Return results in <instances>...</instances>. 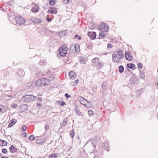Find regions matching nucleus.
<instances>
[{
	"instance_id": "obj_40",
	"label": "nucleus",
	"mask_w": 158,
	"mask_h": 158,
	"mask_svg": "<svg viewBox=\"0 0 158 158\" xmlns=\"http://www.w3.org/2000/svg\"><path fill=\"white\" fill-rule=\"evenodd\" d=\"M27 129V127L26 125L22 126L20 129L22 131H25Z\"/></svg>"
},
{
	"instance_id": "obj_32",
	"label": "nucleus",
	"mask_w": 158,
	"mask_h": 158,
	"mask_svg": "<svg viewBox=\"0 0 158 158\" xmlns=\"http://www.w3.org/2000/svg\"><path fill=\"white\" fill-rule=\"evenodd\" d=\"M119 72V73H122L124 70V67L123 65H120L118 67Z\"/></svg>"
},
{
	"instance_id": "obj_34",
	"label": "nucleus",
	"mask_w": 158,
	"mask_h": 158,
	"mask_svg": "<svg viewBox=\"0 0 158 158\" xmlns=\"http://www.w3.org/2000/svg\"><path fill=\"white\" fill-rule=\"evenodd\" d=\"M79 62L81 64H85V61H84V59L83 57H80L79 58Z\"/></svg>"
},
{
	"instance_id": "obj_61",
	"label": "nucleus",
	"mask_w": 158,
	"mask_h": 158,
	"mask_svg": "<svg viewBox=\"0 0 158 158\" xmlns=\"http://www.w3.org/2000/svg\"><path fill=\"white\" fill-rule=\"evenodd\" d=\"M78 35H76L75 36H74V39H75L76 38H77V37H78Z\"/></svg>"
},
{
	"instance_id": "obj_55",
	"label": "nucleus",
	"mask_w": 158,
	"mask_h": 158,
	"mask_svg": "<svg viewBox=\"0 0 158 158\" xmlns=\"http://www.w3.org/2000/svg\"><path fill=\"white\" fill-rule=\"evenodd\" d=\"M79 80L78 79H77V80H76L74 81V83L75 84L77 85V84L78 82H79Z\"/></svg>"
},
{
	"instance_id": "obj_53",
	"label": "nucleus",
	"mask_w": 158,
	"mask_h": 158,
	"mask_svg": "<svg viewBox=\"0 0 158 158\" xmlns=\"http://www.w3.org/2000/svg\"><path fill=\"white\" fill-rule=\"evenodd\" d=\"M45 129L46 130H48L49 128V126L48 125H46L45 127Z\"/></svg>"
},
{
	"instance_id": "obj_50",
	"label": "nucleus",
	"mask_w": 158,
	"mask_h": 158,
	"mask_svg": "<svg viewBox=\"0 0 158 158\" xmlns=\"http://www.w3.org/2000/svg\"><path fill=\"white\" fill-rule=\"evenodd\" d=\"M22 135H23V136L24 137H27V134L26 133L24 132L23 133Z\"/></svg>"
},
{
	"instance_id": "obj_59",
	"label": "nucleus",
	"mask_w": 158,
	"mask_h": 158,
	"mask_svg": "<svg viewBox=\"0 0 158 158\" xmlns=\"http://www.w3.org/2000/svg\"><path fill=\"white\" fill-rule=\"evenodd\" d=\"M84 99H85L83 97H81L80 98V102H81V101H82L83 100H84Z\"/></svg>"
},
{
	"instance_id": "obj_39",
	"label": "nucleus",
	"mask_w": 158,
	"mask_h": 158,
	"mask_svg": "<svg viewBox=\"0 0 158 158\" xmlns=\"http://www.w3.org/2000/svg\"><path fill=\"white\" fill-rule=\"evenodd\" d=\"M55 0H50L49 3L52 5H53L55 4Z\"/></svg>"
},
{
	"instance_id": "obj_48",
	"label": "nucleus",
	"mask_w": 158,
	"mask_h": 158,
	"mask_svg": "<svg viewBox=\"0 0 158 158\" xmlns=\"http://www.w3.org/2000/svg\"><path fill=\"white\" fill-rule=\"evenodd\" d=\"M18 106V105L17 104H13L11 105V107L14 108H16Z\"/></svg>"
},
{
	"instance_id": "obj_8",
	"label": "nucleus",
	"mask_w": 158,
	"mask_h": 158,
	"mask_svg": "<svg viewBox=\"0 0 158 158\" xmlns=\"http://www.w3.org/2000/svg\"><path fill=\"white\" fill-rule=\"evenodd\" d=\"M125 57L127 60L129 61H132L133 58V56L131 55V54L127 52H125Z\"/></svg>"
},
{
	"instance_id": "obj_17",
	"label": "nucleus",
	"mask_w": 158,
	"mask_h": 158,
	"mask_svg": "<svg viewBox=\"0 0 158 158\" xmlns=\"http://www.w3.org/2000/svg\"><path fill=\"white\" fill-rule=\"evenodd\" d=\"M102 146L107 151H109V144L107 142H104L102 144Z\"/></svg>"
},
{
	"instance_id": "obj_33",
	"label": "nucleus",
	"mask_w": 158,
	"mask_h": 158,
	"mask_svg": "<svg viewBox=\"0 0 158 158\" xmlns=\"http://www.w3.org/2000/svg\"><path fill=\"white\" fill-rule=\"evenodd\" d=\"M69 133L70 136L73 138L75 135V132L74 130H71L70 131Z\"/></svg>"
},
{
	"instance_id": "obj_10",
	"label": "nucleus",
	"mask_w": 158,
	"mask_h": 158,
	"mask_svg": "<svg viewBox=\"0 0 158 158\" xmlns=\"http://www.w3.org/2000/svg\"><path fill=\"white\" fill-rule=\"evenodd\" d=\"M48 13L52 14H56L57 13V11L56 8L51 7L48 11Z\"/></svg>"
},
{
	"instance_id": "obj_42",
	"label": "nucleus",
	"mask_w": 158,
	"mask_h": 158,
	"mask_svg": "<svg viewBox=\"0 0 158 158\" xmlns=\"http://www.w3.org/2000/svg\"><path fill=\"white\" fill-rule=\"evenodd\" d=\"M99 35L103 37H105L106 36V35L104 33L102 32H101L99 33Z\"/></svg>"
},
{
	"instance_id": "obj_6",
	"label": "nucleus",
	"mask_w": 158,
	"mask_h": 158,
	"mask_svg": "<svg viewBox=\"0 0 158 158\" xmlns=\"http://www.w3.org/2000/svg\"><path fill=\"white\" fill-rule=\"evenodd\" d=\"M49 31H50L48 28L43 27L40 31H39V33L42 36H44L47 35Z\"/></svg>"
},
{
	"instance_id": "obj_52",
	"label": "nucleus",
	"mask_w": 158,
	"mask_h": 158,
	"mask_svg": "<svg viewBox=\"0 0 158 158\" xmlns=\"http://www.w3.org/2000/svg\"><path fill=\"white\" fill-rule=\"evenodd\" d=\"M70 84L73 86H74L76 85V84H75L74 81L73 82H71L70 83Z\"/></svg>"
},
{
	"instance_id": "obj_28",
	"label": "nucleus",
	"mask_w": 158,
	"mask_h": 158,
	"mask_svg": "<svg viewBox=\"0 0 158 158\" xmlns=\"http://www.w3.org/2000/svg\"><path fill=\"white\" fill-rule=\"evenodd\" d=\"M7 144V142L4 140L0 139V146L3 147L4 146H6Z\"/></svg>"
},
{
	"instance_id": "obj_47",
	"label": "nucleus",
	"mask_w": 158,
	"mask_h": 158,
	"mask_svg": "<svg viewBox=\"0 0 158 158\" xmlns=\"http://www.w3.org/2000/svg\"><path fill=\"white\" fill-rule=\"evenodd\" d=\"M66 104L64 101H62L61 102L60 106H63L64 105H66Z\"/></svg>"
},
{
	"instance_id": "obj_1",
	"label": "nucleus",
	"mask_w": 158,
	"mask_h": 158,
	"mask_svg": "<svg viewBox=\"0 0 158 158\" xmlns=\"http://www.w3.org/2000/svg\"><path fill=\"white\" fill-rule=\"evenodd\" d=\"M124 54L122 50H119L115 52L112 54V58L113 61L116 63L119 62L121 60L123 59Z\"/></svg>"
},
{
	"instance_id": "obj_31",
	"label": "nucleus",
	"mask_w": 158,
	"mask_h": 158,
	"mask_svg": "<svg viewBox=\"0 0 158 158\" xmlns=\"http://www.w3.org/2000/svg\"><path fill=\"white\" fill-rule=\"evenodd\" d=\"M135 67V65L133 63L128 64H127V67L130 69H133Z\"/></svg>"
},
{
	"instance_id": "obj_26",
	"label": "nucleus",
	"mask_w": 158,
	"mask_h": 158,
	"mask_svg": "<svg viewBox=\"0 0 158 158\" xmlns=\"http://www.w3.org/2000/svg\"><path fill=\"white\" fill-rule=\"evenodd\" d=\"M6 110V109L4 106L0 105V112L1 113H4Z\"/></svg>"
},
{
	"instance_id": "obj_25",
	"label": "nucleus",
	"mask_w": 158,
	"mask_h": 158,
	"mask_svg": "<svg viewBox=\"0 0 158 158\" xmlns=\"http://www.w3.org/2000/svg\"><path fill=\"white\" fill-rule=\"evenodd\" d=\"M99 61H100L99 58L98 57H95L92 60V62L94 64V65H95Z\"/></svg>"
},
{
	"instance_id": "obj_18",
	"label": "nucleus",
	"mask_w": 158,
	"mask_h": 158,
	"mask_svg": "<svg viewBox=\"0 0 158 158\" xmlns=\"http://www.w3.org/2000/svg\"><path fill=\"white\" fill-rule=\"evenodd\" d=\"M25 73L23 70L22 69H19L17 70V74L20 76H23L24 75Z\"/></svg>"
},
{
	"instance_id": "obj_35",
	"label": "nucleus",
	"mask_w": 158,
	"mask_h": 158,
	"mask_svg": "<svg viewBox=\"0 0 158 158\" xmlns=\"http://www.w3.org/2000/svg\"><path fill=\"white\" fill-rule=\"evenodd\" d=\"M107 83L106 82H103L102 84V88L103 89H105L106 87Z\"/></svg>"
},
{
	"instance_id": "obj_27",
	"label": "nucleus",
	"mask_w": 158,
	"mask_h": 158,
	"mask_svg": "<svg viewBox=\"0 0 158 158\" xmlns=\"http://www.w3.org/2000/svg\"><path fill=\"white\" fill-rule=\"evenodd\" d=\"M68 118L66 117L64 119L63 123L62 125L63 127H65L66 126L68 122Z\"/></svg>"
},
{
	"instance_id": "obj_11",
	"label": "nucleus",
	"mask_w": 158,
	"mask_h": 158,
	"mask_svg": "<svg viewBox=\"0 0 158 158\" xmlns=\"http://www.w3.org/2000/svg\"><path fill=\"white\" fill-rule=\"evenodd\" d=\"M31 20L32 22L36 24L40 23L42 22L41 19L39 18L32 17L31 18Z\"/></svg>"
},
{
	"instance_id": "obj_13",
	"label": "nucleus",
	"mask_w": 158,
	"mask_h": 158,
	"mask_svg": "<svg viewBox=\"0 0 158 158\" xmlns=\"http://www.w3.org/2000/svg\"><path fill=\"white\" fill-rule=\"evenodd\" d=\"M101 30H102L103 29H108L109 27L107 26V25L105 24V23L103 22L101 23L99 25V27H98Z\"/></svg>"
},
{
	"instance_id": "obj_36",
	"label": "nucleus",
	"mask_w": 158,
	"mask_h": 158,
	"mask_svg": "<svg viewBox=\"0 0 158 158\" xmlns=\"http://www.w3.org/2000/svg\"><path fill=\"white\" fill-rule=\"evenodd\" d=\"M35 138V136L33 135H31L29 137V139L31 141L34 140Z\"/></svg>"
},
{
	"instance_id": "obj_3",
	"label": "nucleus",
	"mask_w": 158,
	"mask_h": 158,
	"mask_svg": "<svg viewBox=\"0 0 158 158\" xmlns=\"http://www.w3.org/2000/svg\"><path fill=\"white\" fill-rule=\"evenodd\" d=\"M35 85L38 86L47 85H49V81L47 78H42L36 81Z\"/></svg>"
},
{
	"instance_id": "obj_44",
	"label": "nucleus",
	"mask_w": 158,
	"mask_h": 158,
	"mask_svg": "<svg viewBox=\"0 0 158 158\" xmlns=\"http://www.w3.org/2000/svg\"><path fill=\"white\" fill-rule=\"evenodd\" d=\"M2 152L4 154L6 153L7 152V150L5 148H3L2 149Z\"/></svg>"
},
{
	"instance_id": "obj_57",
	"label": "nucleus",
	"mask_w": 158,
	"mask_h": 158,
	"mask_svg": "<svg viewBox=\"0 0 158 158\" xmlns=\"http://www.w3.org/2000/svg\"><path fill=\"white\" fill-rule=\"evenodd\" d=\"M46 20L48 22H50L51 21V19L50 18L47 17L46 18Z\"/></svg>"
},
{
	"instance_id": "obj_4",
	"label": "nucleus",
	"mask_w": 158,
	"mask_h": 158,
	"mask_svg": "<svg viewBox=\"0 0 158 158\" xmlns=\"http://www.w3.org/2000/svg\"><path fill=\"white\" fill-rule=\"evenodd\" d=\"M101 138L100 135H97L95 136L92 140H90V141L91 142V143L93 145L94 148H96V146L97 143L99 142L101 140Z\"/></svg>"
},
{
	"instance_id": "obj_20",
	"label": "nucleus",
	"mask_w": 158,
	"mask_h": 158,
	"mask_svg": "<svg viewBox=\"0 0 158 158\" xmlns=\"http://www.w3.org/2000/svg\"><path fill=\"white\" fill-rule=\"evenodd\" d=\"M39 6L38 5H35L31 9V10L34 13L37 12L39 11Z\"/></svg>"
},
{
	"instance_id": "obj_22",
	"label": "nucleus",
	"mask_w": 158,
	"mask_h": 158,
	"mask_svg": "<svg viewBox=\"0 0 158 158\" xmlns=\"http://www.w3.org/2000/svg\"><path fill=\"white\" fill-rule=\"evenodd\" d=\"M20 108L22 111H26L28 110V106L26 104L21 105Z\"/></svg>"
},
{
	"instance_id": "obj_60",
	"label": "nucleus",
	"mask_w": 158,
	"mask_h": 158,
	"mask_svg": "<svg viewBox=\"0 0 158 158\" xmlns=\"http://www.w3.org/2000/svg\"><path fill=\"white\" fill-rule=\"evenodd\" d=\"M37 106H39V107H40L42 106V105L41 104H40V103H38L37 104Z\"/></svg>"
},
{
	"instance_id": "obj_46",
	"label": "nucleus",
	"mask_w": 158,
	"mask_h": 158,
	"mask_svg": "<svg viewBox=\"0 0 158 158\" xmlns=\"http://www.w3.org/2000/svg\"><path fill=\"white\" fill-rule=\"evenodd\" d=\"M64 96L67 99L69 98V97H71V96L68 94L67 93H65V94Z\"/></svg>"
},
{
	"instance_id": "obj_14",
	"label": "nucleus",
	"mask_w": 158,
	"mask_h": 158,
	"mask_svg": "<svg viewBox=\"0 0 158 158\" xmlns=\"http://www.w3.org/2000/svg\"><path fill=\"white\" fill-rule=\"evenodd\" d=\"M23 101L26 102H30L29 95H26L23 96L22 98Z\"/></svg>"
},
{
	"instance_id": "obj_23",
	"label": "nucleus",
	"mask_w": 158,
	"mask_h": 158,
	"mask_svg": "<svg viewBox=\"0 0 158 158\" xmlns=\"http://www.w3.org/2000/svg\"><path fill=\"white\" fill-rule=\"evenodd\" d=\"M103 65L104 64L102 63L101 62H100V61H99V62L97 63L96 65L97 66V69H101L103 66Z\"/></svg>"
},
{
	"instance_id": "obj_49",
	"label": "nucleus",
	"mask_w": 158,
	"mask_h": 158,
	"mask_svg": "<svg viewBox=\"0 0 158 158\" xmlns=\"http://www.w3.org/2000/svg\"><path fill=\"white\" fill-rule=\"evenodd\" d=\"M143 89L141 88V89H139L137 90L136 91V93H138L139 92V93H140V92H141L143 91Z\"/></svg>"
},
{
	"instance_id": "obj_43",
	"label": "nucleus",
	"mask_w": 158,
	"mask_h": 158,
	"mask_svg": "<svg viewBox=\"0 0 158 158\" xmlns=\"http://www.w3.org/2000/svg\"><path fill=\"white\" fill-rule=\"evenodd\" d=\"M72 0H63V2L65 4H67L70 2L72 1Z\"/></svg>"
},
{
	"instance_id": "obj_56",
	"label": "nucleus",
	"mask_w": 158,
	"mask_h": 158,
	"mask_svg": "<svg viewBox=\"0 0 158 158\" xmlns=\"http://www.w3.org/2000/svg\"><path fill=\"white\" fill-rule=\"evenodd\" d=\"M7 4L8 5H9V6H11L12 5V2L11 1H10V2H8L7 3Z\"/></svg>"
},
{
	"instance_id": "obj_62",
	"label": "nucleus",
	"mask_w": 158,
	"mask_h": 158,
	"mask_svg": "<svg viewBox=\"0 0 158 158\" xmlns=\"http://www.w3.org/2000/svg\"><path fill=\"white\" fill-rule=\"evenodd\" d=\"M77 37H78V39L79 40H80L81 39V36H78Z\"/></svg>"
},
{
	"instance_id": "obj_9",
	"label": "nucleus",
	"mask_w": 158,
	"mask_h": 158,
	"mask_svg": "<svg viewBox=\"0 0 158 158\" xmlns=\"http://www.w3.org/2000/svg\"><path fill=\"white\" fill-rule=\"evenodd\" d=\"M69 76L71 80H74L77 77V74L76 73L71 71L69 73Z\"/></svg>"
},
{
	"instance_id": "obj_12",
	"label": "nucleus",
	"mask_w": 158,
	"mask_h": 158,
	"mask_svg": "<svg viewBox=\"0 0 158 158\" xmlns=\"http://www.w3.org/2000/svg\"><path fill=\"white\" fill-rule=\"evenodd\" d=\"M136 81H137V78L136 77L134 76L132 77L129 80L130 83L131 85L135 84Z\"/></svg>"
},
{
	"instance_id": "obj_24",
	"label": "nucleus",
	"mask_w": 158,
	"mask_h": 158,
	"mask_svg": "<svg viewBox=\"0 0 158 158\" xmlns=\"http://www.w3.org/2000/svg\"><path fill=\"white\" fill-rule=\"evenodd\" d=\"M140 77L141 79H144L145 77V72L144 70H139Z\"/></svg>"
},
{
	"instance_id": "obj_64",
	"label": "nucleus",
	"mask_w": 158,
	"mask_h": 158,
	"mask_svg": "<svg viewBox=\"0 0 158 158\" xmlns=\"http://www.w3.org/2000/svg\"><path fill=\"white\" fill-rule=\"evenodd\" d=\"M1 158H9L7 157L2 156V157Z\"/></svg>"
},
{
	"instance_id": "obj_2",
	"label": "nucleus",
	"mask_w": 158,
	"mask_h": 158,
	"mask_svg": "<svg viewBox=\"0 0 158 158\" xmlns=\"http://www.w3.org/2000/svg\"><path fill=\"white\" fill-rule=\"evenodd\" d=\"M11 22L13 24L22 25L25 23V20L22 17L17 16L14 17Z\"/></svg>"
},
{
	"instance_id": "obj_30",
	"label": "nucleus",
	"mask_w": 158,
	"mask_h": 158,
	"mask_svg": "<svg viewBox=\"0 0 158 158\" xmlns=\"http://www.w3.org/2000/svg\"><path fill=\"white\" fill-rule=\"evenodd\" d=\"M55 79V75L54 74H52L49 77V79L48 80L49 81V85L50 83V81L54 80Z\"/></svg>"
},
{
	"instance_id": "obj_37",
	"label": "nucleus",
	"mask_w": 158,
	"mask_h": 158,
	"mask_svg": "<svg viewBox=\"0 0 158 158\" xmlns=\"http://www.w3.org/2000/svg\"><path fill=\"white\" fill-rule=\"evenodd\" d=\"M138 68L139 69H141L142 68L143 65L141 63L139 62L137 64Z\"/></svg>"
},
{
	"instance_id": "obj_51",
	"label": "nucleus",
	"mask_w": 158,
	"mask_h": 158,
	"mask_svg": "<svg viewBox=\"0 0 158 158\" xmlns=\"http://www.w3.org/2000/svg\"><path fill=\"white\" fill-rule=\"evenodd\" d=\"M136 93L137 94V95H136V97L138 98L141 95V93L139 92Z\"/></svg>"
},
{
	"instance_id": "obj_58",
	"label": "nucleus",
	"mask_w": 158,
	"mask_h": 158,
	"mask_svg": "<svg viewBox=\"0 0 158 158\" xmlns=\"http://www.w3.org/2000/svg\"><path fill=\"white\" fill-rule=\"evenodd\" d=\"M37 100L39 102H40L42 100V98L41 97H38L37 98Z\"/></svg>"
},
{
	"instance_id": "obj_45",
	"label": "nucleus",
	"mask_w": 158,
	"mask_h": 158,
	"mask_svg": "<svg viewBox=\"0 0 158 158\" xmlns=\"http://www.w3.org/2000/svg\"><path fill=\"white\" fill-rule=\"evenodd\" d=\"M113 46L111 44V43H108L107 44V47L108 48H112Z\"/></svg>"
},
{
	"instance_id": "obj_54",
	"label": "nucleus",
	"mask_w": 158,
	"mask_h": 158,
	"mask_svg": "<svg viewBox=\"0 0 158 158\" xmlns=\"http://www.w3.org/2000/svg\"><path fill=\"white\" fill-rule=\"evenodd\" d=\"M62 33L63 34H64V35H66V34L67 33V31L66 30H64L62 32Z\"/></svg>"
},
{
	"instance_id": "obj_41",
	"label": "nucleus",
	"mask_w": 158,
	"mask_h": 158,
	"mask_svg": "<svg viewBox=\"0 0 158 158\" xmlns=\"http://www.w3.org/2000/svg\"><path fill=\"white\" fill-rule=\"evenodd\" d=\"M93 114V112L92 110H89L88 111V114L89 116H91Z\"/></svg>"
},
{
	"instance_id": "obj_5",
	"label": "nucleus",
	"mask_w": 158,
	"mask_h": 158,
	"mask_svg": "<svg viewBox=\"0 0 158 158\" xmlns=\"http://www.w3.org/2000/svg\"><path fill=\"white\" fill-rule=\"evenodd\" d=\"M68 48L66 47H62L59 49V53L60 56H64L67 53Z\"/></svg>"
},
{
	"instance_id": "obj_15",
	"label": "nucleus",
	"mask_w": 158,
	"mask_h": 158,
	"mask_svg": "<svg viewBox=\"0 0 158 158\" xmlns=\"http://www.w3.org/2000/svg\"><path fill=\"white\" fill-rule=\"evenodd\" d=\"M10 152L12 153H14L17 152L18 149L15 148L14 145H11L9 148Z\"/></svg>"
},
{
	"instance_id": "obj_38",
	"label": "nucleus",
	"mask_w": 158,
	"mask_h": 158,
	"mask_svg": "<svg viewBox=\"0 0 158 158\" xmlns=\"http://www.w3.org/2000/svg\"><path fill=\"white\" fill-rule=\"evenodd\" d=\"M57 156V154H53L50 155L49 156V157L50 158H56Z\"/></svg>"
},
{
	"instance_id": "obj_29",
	"label": "nucleus",
	"mask_w": 158,
	"mask_h": 158,
	"mask_svg": "<svg viewBox=\"0 0 158 158\" xmlns=\"http://www.w3.org/2000/svg\"><path fill=\"white\" fill-rule=\"evenodd\" d=\"M29 97L31 102H33L36 99V97L34 96L33 95H29Z\"/></svg>"
},
{
	"instance_id": "obj_16",
	"label": "nucleus",
	"mask_w": 158,
	"mask_h": 158,
	"mask_svg": "<svg viewBox=\"0 0 158 158\" xmlns=\"http://www.w3.org/2000/svg\"><path fill=\"white\" fill-rule=\"evenodd\" d=\"M47 138L44 139H39L36 140V143L37 144H41L44 143L46 141Z\"/></svg>"
},
{
	"instance_id": "obj_21",
	"label": "nucleus",
	"mask_w": 158,
	"mask_h": 158,
	"mask_svg": "<svg viewBox=\"0 0 158 158\" xmlns=\"http://www.w3.org/2000/svg\"><path fill=\"white\" fill-rule=\"evenodd\" d=\"M17 122V120L15 119L14 118L11 120L8 125V127H11L15 123Z\"/></svg>"
},
{
	"instance_id": "obj_19",
	"label": "nucleus",
	"mask_w": 158,
	"mask_h": 158,
	"mask_svg": "<svg viewBox=\"0 0 158 158\" xmlns=\"http://www.w3.org/2000/svg\"><path fill=\"white\" fill-rule=\"evenodd\" d=\"M80 103L83 105L85 106L86 107H88L89 106V105L90 104V102H88L86 100L84 99V100H83L82 102L81 101Z\"/></svg>"
},
{
	"instance_id": "obj_7",
	"label": "nucleus",
	"mask_w": 158,
	"mask_h": 158,
	"mask_svg": "<svg viewBox=\"0 0 158 158\" xmlns=\"http://www.w3.org/2000/svg\"><path fill=\"white\" fill-rule=\"evenodd\" d=\"M87 35L91 40H93L96 37V33L95 32H88Z\"/></svg>"
},
{
	"instance_id": "obj_63",
	"label": "nucleus",
	"mask_w": 158,
	"mask_h": 158,
	"mask_svg": "<svg viewBox=\"0 0 158 158\" xmlns=\"http://www.w3.org/2000/svg\"><path fill=\"white\" fill-rule=\"evenodd\" d=\"M0 10H4V9L2 7H0Z\"/></svg>"
}]
</instances>
